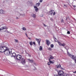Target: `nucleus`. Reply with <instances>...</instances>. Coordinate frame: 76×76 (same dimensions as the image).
Listing matches in <instances>:
<instances>
[{
    "mask_svg": "<svg viewBox=\"0 0 76 76\" xmlns=\"http://www.w3.org/2000/svg\"><path fill=\"white\" fill-rule=\"evenodd\" d=\"M19 19V18L18 17H16V19Z\"/></svg>",
    "mask_w": 76,
    "mask_h": 76,
    "instance_id": "obj_46",
    "label": "nucleus"
},
{
    "mask_svg": "<svg viewBox=\"0 0 76 76\" xmlns=\"http://www.w3.org/2000/svg\"><path fill=\"white\" fill-rule=\"evenodd\" d=\"M28 55L29 57H31V55L29 54V53H28Z\"/></svg>",
    "mask_w": 76,
    "mask_h": 76,
    "instance_id": "obj_34",
    "label": "nucleus"
},
{
    "mask_svg": "<svg viewBox=\"0 0 76 76\" xmlns=\"http://www.w3.org/2000/svg\"><path fill=\"white\" fill-rule=\"evenodd\" d=\"M15 42H18V40L15 39Z\"/></svg>",
    "mask_w": 76,
    "mask_h": 76,
    "instance_id": "obj_29",
    "label": "nucleus"
},
{
    "mask_svg": "<svg viewBox=\"0 0 76 76\" xmlns=\"http://www.w3.org/2000/svg\"><path fill=\"white\" fill-rule=\"evenodd\" d=\"M7 47L4 46H1L0 47V52L1 53H4Z\"/></svg>",
    "mask_w": 76,
    "mask_h": 76,
    "instance_id": "obj_3",
    "label": "nucleus"
},
{
    "mask_svg": "<svg viewBox=\"0 0 76 76\" xmlns=\"http://www.w3.org/2000/svg\"><path fill=\"white\" fill-rule=\"evenodd\" d=\"M33 66L35 68L34 69H33V70H37V68H35V66Z\"/></svg>",
    "mask_w": 76,
    "mask_h": 76,
    "instance_id": "obj_30",
    "label": "nucleus"
},
{
    "mask_svg": "<svg viewBox=\"0 0 76 76\" xmlns=\"http://www.w3.org/2000/svg\"><path fill=\"white\" fill-rule=\"evenodd\" d=\"M25 52L26 54H28V53H27V52H26V50H25Z\"/></svg>",
    "mask_w": 76,
    "mask_h": 76,
    "instance_id": "obj_44",
    "label": "nucleus"
},
{
    "mask_svg": "<svg viewBox=\"0 0 76 76\" xmlns=\"http://www.w3.org/2000/svg\"><path fill=\"white\" fill-rule=\"evenodd\" d=\"M39 5H40V3H37L36 4V5L37 6V7H39Z\"/></svg>",
    "mask_w": 76,
    "mask_h": 76,
    "instance_id": "obj_17",
    "label": "nucleus"
},
{
    "mask_svg": "<svg viewBox=\"0 0 76 76\" xmlns=\"http://www.w3.org/2000/svg\"><path fill=\"white\" fill-rule=\"evenodd\" d=\"M7 31V33H9V31H7V30H6L5 31Z\"/></svg>",
    "mask_w": 76,
    "mask_h": 76,
    "instance_id": "obj_37",
    "label": "nucleus"
},
{
    "mask_svg": "<svg viewBox=\"0 0 76 76\" xmlns=\"http://www.w3.org/2000/svg\"><path fill=\"white\" fill-rule=\"evenodd\" d=\"M66 20H67V18H66Z\"/></svg>",
    "mask_w": 76,
    "mask_h": 76,
    "instance_id": "obj_53",
    "label": "nucleus"
},
{
    "mask_svg": "<svg viewBox=\"0 0 76 76\" xmlns=\"http://www.w3.org/2000/svg\"><path fill=\"white\" fill-rule=\"evenodd\" d=\"M33 44L34 45H35V42H33Z\"/></svg>",
    "mask_w": 76,
    "mask_h": 76,
    "instance_id": "obj_39",
    "label": "nucleus"
},
{
    "mask_svg": "<svg viewBox=\"0 0 76 76\" xmlns=\"http://www.w3.org/2000/svg\"><path fill=\"white\" fill-rule=\"evenodd\" d=\"M50 62H48V65H50Z\"/></svg>",
    "mask_w": 76,
    "mask_h": 76,
    "instance_id": "obj_35",
    "label": "nucleus"
},
{
    "mask_svg": "<svg viewBox=\"0 0 76 76\" xmlns=\"http://www.w3.org/2000/svg\"><path fill=\"white\" fill-rule=\"evenodd\" d=\"M53 15H55V12H53Z\"/></svg>",
    "mask_w": 76,
    "mask_h": 76,
    "instance_id": "obj_45",
    "label": "nucleus"
},
{
    "mask_svg": "<svg viewBox=\"0 0 76 76\" xmlns=\"http://www.w3.org/2000/svg\"><path fill=\"white\" fill-rule=\"evenodd\" d=\"M63 19H62L61 20V22H63Z\"/></svg>",
    "mask_w": 76,
    "mask_h": 76,
    "instance_id": "obj_36",
    "label": "nucleus"
},
{
    "mask_svg": "<svg viewBox=\"0 0 76 76\" xmlns=\"http://www.w3.org/2000/svg\"><path fill=\"white\" fill-rule=\"evenodd\" d=\"M20 61H21V63L23 64H25L26 63V61H25V59L24 58H22V59H21L20 60Z\"/></svg>",
    "mask_w": 76,
    "mask_h": 76,
    "instance_id": "obj_5",
    "label": "nucleus"
},
{
    "mask_svg": "<svg viewBox=\"0 0 76 76\" xmlns=\"http://www.w3.org/2000/svg\"><path fill=\"white\" fill-rule=\"evenodd\" d=\"M66 76H69V75H66Z\"/></svg>",
    "mask_w": 76,
    "mask_h": 76,
    "instance_id": "obj_49",
    "label": "nucleus"
},
{
    "mask_svg": "<svg viewBox=\"0 0 76 76\" xmlns=\"http://www.w3.org/2000/svg\"><path fill=\"white\" fill-rule=\"evenodd\" d=\"M67 34H70V31H68L67 32Z\"/></svg>",
    "mask_w": 76,
    "mask_h": 76,
    "instance_id": "obj_33",
    "label": "nucleus"
},
{
    "mask_svg": "<svg viewBox=\"0 0 76 76\" xmlns=\"http://www.w3.org/2000/svg\"><path fill=\"white\" fill-rule=\"evenodd\" d=\"M6 29H8V28H7L6 26L2 27L1 28H0V31H1V30Z\"/></svg>",
    "mask_w": 76,
    "mask_h": 76,
    "instance_id": "obj_7",
    "label": "nucleus"
},
{
    "mask_svg": "<svg viewBox=\"0 0 76 76\" xmlns=\"http://www.w3.org/2000/svg\"><path fill=\"white\" fill-rule=\"evenodd\" d=\"M25 35H26L27 37H28V35L27 34V33H25Z\"/></svg>",
    "mask_w": 76,
    "mask_h": 76,
    "instance_id": "obj_38",
    "label": "nucleus"
},
{
    "mask_svg": "<svg viewBox=\"0 0 76 76\" xmlns=\"http://www.w3.org/2000/svg\"><path fill=\"white\" fill-rule=\"evenodd\" d=\"M20 16H22L24 17V16H25V14H22L20 13Z\"/></svg>",
    "mask_w": 76,
    "mask_h": 76,
    "instance_id": "obj_21",
    "label": "nucleus"
},
{
    "mask_svg": "<svg viewBox=\"0 0 76 76\" xmlns=\"http://www.w3.org/2000/svg\"><path fill=\"white\" fill-rule=\"evenodd\" d=\"M0 13L1 14H4L5 13V11H3L2 10H0Z\"/></svg>",
    "mask_w": 76,
    "mask_h": 76,
    "instance_id": "obj_9",
    "label": "nucleus"
},
{
    "mask_svg": "<svg viewBox=\"0 0 76 76\" xmlns=\"http://www.w3.org/2000/svg\"><path fill=\"white\" fill-rule=\"evenodd\" d=\"M12 56H11L12 57H16V54L15 53H13L12 54Z\"/></svg>",
    "mask_w": 76,
    "mask_h": 76,
    "instance_id": "obj_10",
    "label": "nucleus"
},
{
    "mask_svg": "<svg viewBox=\"0 0 76 76\" xmlns=\"http://www.w3.org/2000/svg\"><path fill=\"white\" fill-rule=\"evenodd\" d=\"M56 67H57V68H59V67H61V65L59 64V65H56Z\"/></svg>",
    "mask_w": 76,
    "mask_h": 76,
    "instance_id": "obj_19",
    "label": "nucleus"
},
{
    "mask_svg": "<svg viewBox=\"0 0 76 76\" xmlns=\"http://www.w3.org/2000/svg\"><path fill=\"white\" fill-rule=\"evenodd\" d=\"M58 43L59 45H61V46L62 44L60 43V42H58Z\"/></svg>",
    "mask_w": 76,
    "mask_h": 76,
    "instance_id": "obj_24",
    "label": "nucleus"
},
{
    "mask_svg": "<svg viewBox=\"0 0 76 76\" xmlns=\"http://www.w3.org/2000/svg\"><path fill=\"white\" fill-rule=\"evenodd\" d=\"M31 4V5H34V3H30V1H28V2H27V4Z\"/></svg>",
    "mask_w": 76,
    "mask_h": 76,
    "instance_id": "obj_18",
    "label": "nucleus"
},
{
    "mask_svg": "<svg viewBox=\"0 0 76 76\" xmlns=\"http://www.w3.org/2000/svg\"><path fill=\"white\" fill-rule=\"evenodd\" d=\"M32 43H33V42H30V45H33Z\"/></svg>",
    "mask_w": 76,
    "mask_h": 76,
    "instance_id": "obj_27",
    "label": "nucleus"
},
{
    "mask_svg": "<svg viewBox=\"0 0 76 76\" xmlns=\"http://www.w3.org/2000/svg\"><path fill=\"white\" fill-rule=\"evenodd\" d=\"M34 8H35V10L36 11H38V8H37V7L36 6H34Z\"/></svg>",
    "mask_w": 76,
    "mask_h": 76,
    "instance_id": "obj_14",
    "label": "nucleus"
},
{
    "mask_svg": "<svg viewBox=\"0 0 76 76\" xmlns=\"http://www.w3.org/2000/svg\"><path fill=\"white\" fill-rule=\"evenodd\" d=\"M31 16L33 18H36V15H35V14H32L31 15Z\"/></svg>",
    "mask_w": 76,
    "mask_h": 76,
    "instance_id": "obj_13",
    "label": "nucleus"
},
{
    "mask_svg": "<svg viewBox=\"0 0 76 76\" xmlns=\"http://www.w3.org/2000/svg\"><path fill=\"white\" fill-rule=\"evenodd\" d=\"M34 64H35V66H36V64L35 63H34Z\"/></svg>",
    "mask_w": 76,
    "mask_h": 76,
    "instance_id": "obj_51",
    "label": "nucleus"
},
{
    "mask_svg": "<svg viewBox=\"0 0 76 76\" xmlns=\"http://www.w3.org/2000/svg\"><path fill=\"white\" fill-rule=\"evenodd\" d=\"M49 50H51V48H49Z\"/></svg>",
    "mask_w": 76,
    "mask_h": 76,
    "instance_id": "obj_42",
    "label": "nucleus"
},
{
    "mask_svg": "<svg viewBox=\"0 0 76 76\" xmlns=\"http://www.w3.org/2000/svg\"><path fill=\"white\" fill-rule=\"evenodd\" d=\"M64 72L63 71H60L58 73V75L59 76H60V75H62L63 74Z\"/></svg>",
    "mask_w": 76,
    "mask_h": 76,
    "instance_id": "obj_6",
    "label": "nucleus"
},
{
    "mask_svg": "<svg viewBox=\"0 0 76 76\" xmlns=\"http://www.w3.org/2000/svg\"><path fill=\"white\" fill-rule=\"evenodd\" d=\"M50 20H51V21H53V19L52 18H50Z\"/></svg>",
    "mask_w": 76,
    "mask_h": 76,
    "instance_id": "obj_32",
    "label": "nucleus"
},
{
    "mask_svg": "<svg viewBox=\"0 0 76 76\" xmlns=\"http://www.w3.org/2000/svg\"><path fill=\"white\" fill-rule=\"evenodd\" d=\"M43 25L44 26H45V27H46V26H47V25H45V24H43Z\"/></svg>",
    "mask_w": 76,
    "mask_h": 76,
    "instance_id": "obj_40",
    "label": "nucleus"
},
{
    "mask_svg": "<svg viewBox=\"0 0 76 76\" xmlns=\"http://www.w3.org/2000/svg\"><path fill=\"white\" fill-rule=\"evenodd\" d=\"M36 40L37 41V42H38L39 45H40V42H41V39H37L36 38Z\"/></svg>",
    "mask_w": 76,
    "mask_h": 76,
    "instance_id": "obj_8",
    "label": "nucleus"
},
{
    "mask_svg": "<svg viewBox=\"0 0 76 76\" xmlns=\"http://www.w3.org/2000/svg\"><path fill=\"white\" fill-rule=\"evenodd\" d=\"M28 39H31V38H29V37H28Z\"/></svg>",
    "mask_w": 76,
    "mask_h": 76,
    "instance_id": "obj_48",
    "label": "nucleus"
},
{
    "mask_svg": "<svg viewBox=\"0 0 76 76\" xmlns=\"http://www.w3.org/2000/svg\"><path fill=\"white\" fill-rule=\"evenodd\" d=\"M49 12L50 13V15H52L53 13V12H54V10H50V11H49Z\"/></svg>",
    "mask_w": 76,
    "mask_h": 76,
    "instance_id": "obj_11",
    "label": "nucleus"
},
{
    "mask_svg": "<svg viewBox=\"0 0 76 76\" xmlns=\"http://www.w3.org/2000/svg\"><path fill=\"white\" fill-rule=\"evenodd\" d=\"M55 38H56L55 37H53V38H54V39H55Z\"/></svg>",
    "mask_w": 76,
    "mask_h": 76,
    "instance_id": "obj_52",
    "label": "nucleus"
},
{
    "mask_svg": "<svg viewBox=\"0 0 76 76\" xmlns=\"http://www.w3.org/2000/svg\"><path fill=\"white\" fill-rule=\"evenodd\" d=\"M54 39L55 40V41H56V42H57V39H56V38H55V39Z\"/></svg>",
    "mask_w": 76,
    "mask_h": 76,
    "instance_id": "obj_31",
    "label": "nucleus"
},
{
    "mask_svg": "<svg viewBox=\"0 0 76 76\" xmlns=\"http://www.w3.org/2000/svg\"><path fill=\"white\" fill-rule=\"evenodd\" d=\"M64 48H65V49H66V50H67V55L69 56V57H71V58H72V59H73V60H74V61H75V63H76V56H75V57H74V55H72L70 53H69V51H68V50H68V49H69V48H68L67 47H64Z\"/></svg>",
    "mask_w": 76,
    "mask_h": 76,
    "instance_id": "obj_1",
    "label": "nucleus"
},
{
    "mask_svg": "<svg viewBox=\"0 0 76 76\" xmlns=\"http://www.w3.org/2000/svg\"><path fill=\"white\" fill-rule=\"evenodd\" d=\"M39 50H40V51H42V46H40V47Z\"/></svg>",
    "mask_w": 76,
    "mask_h": 76,
    "instance_id": "obj_22",
    "label": "nucleus"
},
{
    "mask_svg": "<svg viewBox=\"0 0 76 76\" xmlns=\"http://www.w3.org/2000/svg\"><path fill=\"white\" fill-rule=\"evenodd\" d=\"M54 76H58L57 74H55L54 75Z\"/></svg>",
    "mask_w": 76,
    "mask_h": 76,
    "instance_id": "obj_43",
    "label": "nucleus"
},
{
    "mask_svg": "<svg viewBox=\"0 0 76 76\" xmlns=\"http://www.w3.org/2000/svg\"><path fill=\"white\" fill-rule=\"evenodd\" d=\"M65 45H66V44H65V43H63L62 44V45L61 46H63V47H64V46H65Z\"/></svg>",
    "mask_w": 76,
    "mask_h": 76,
    "instance_id": "obj_28",
    "label": "nucleus"
},
{
    "mask_svg": "<svg viewBox=\"0 0 76 76\" xmlns=\"http://www.w3.org/2000/svg\"><path fill=\"white\" fill-rule=\"evenodd\" d=\"M9 50V49L7 47L4 52V54L6 55V56H10L12 54V52H10Z\"/></svg>",
    "mask_w": 76,
    "mask_h": 76,
    "instance_id": "obj_2",
    "label": "nucleus"
},
{
    "mask_svg": "<svg viewBox=\"0 0 76 76\" xmlns=\"http://www.w3.org/2000/svg\"><path fill=\"white\" fill-rule=\"evenodd\" d=\"M50 41H48V40H47L46 41V44L48 45V46H49V45L50 44Z\"/></svg>",
    "mask_w": 76,
    "mask_h": 76,
    "instance_id": "obj_12",
    "label": "nucleus"
},
{
    "mask_svg": "<svg viewBox=\"0 0 76 76\" xmlns=\"http://www.w3.org/2000/svg\"><path fill=\"white\" fill-rule=\"evenodd\" d=\"M50 47L51 48H53L54 47V45L53 44H51Z\"/></svg>",
    "mask_w": 76,
    "mask_h": 76,
    "instance_id": "obj_26",
    "label": "nucleus"
},
{
    "mask_svg": "<svg viewBox=\"0 0 76 76\" xmlns=\"http://www.w3.org/2000/svg\"><path fill=\"white\" fill-rule=\"evenodd\" d=\"M74 73H76V71L73 72Z\"/></svg>",
    "mask_w": 76,
    "mask_h": 76,
    "instance_id": "obj_47",
    "label": "nucleus"
},
{
    "mask_svg": "<svg viewBox=\"0 0 76 76\" xmlns=\"http://www.w3.org/2000/svg\"><path fill=\"white\" fill-rule=\"evenodd\" d=\"M50 58H49V59H54V57L51 55L50 56Z\"/></svg>",
    "mask_w": 76,
    "mask_h": 76,
    "instance_id": "obj_16",
    "label": "nucleus"
},
{
    "mask_svg": "<svg viewBox=\"0 0 76 76\" xmlns=\"http://www.w3.org/2000/svg\"><path fill=\"white\" fill-rule=\"evenodd\" d=\"M16 59L17 60H20L21 59H22L23 58L22 56L19 54H18L17 56H16Z\"/></svg>",
    "mask_w": 76,
    "mask_h": 76,
    "instance_id": "obj_4",
    "label": "nucleus"
},
{
    "mask_svg": "<svg viewBox=\"0 0 76 76\" xmlns=\"http://www.w3.org/2000/svg\"><path fill=\"white\" fill-rule=\"evenodd\" d=\"M42 0H40V3H42Z\"/></svg>",
    "mask_w": 76,
    "mask_h": 76,
    "instance_id": "obj_41",
    "label": "nucleus"
},
{
    "mask_svg": "<svg viewBox=\"0 0 76 76\" xmlns=\"http://www.w3.org/2000/svg\"><path fill=\"white\" fill-rule=\"evenodd\" d=\"M28 60L29 61H31V63H33V62H34V61H33V60H31L30 59H28Z\"/></svg>",
    "mask_w": 76,
    "mask_h": 76,
    "instance_id": "obj_23",
    "label": "nucleus"
},
{
    "mask_svg": "<svg viewBox=\"0 0 76 76\" xmlns=\"http://www.w3.org/2000/svg\"><path fill=\"white\" fill-rule=\"evenodd\" d=\"M23 31H26V28L25 27H23Z\"/></svg>",
    "mask_w": 76,
    "mask_h": 76,
    "instance_id": "obj_25",
    "label": "nucleus"
},
{
    "mask_svg": "<svg viewBox=\"0 0 76 76\" xmlns=\"http://www.w3.org/2000/svg\"><path fill=\"white\" fill-rule=\"evenodd\" d=\"M73 7H74V8H75V6H73Z\"/></svg>",
    "mask_w": 76,
    "mask_h": 76,
    "instance_id": "obj_50",
    "label": "nucleus"
},
{
    "mask_svg": "<svg viewBox=\"0 0 76 76\" xmlns=\"http://www.w3.org/2000/svg\"><path fill=\"white\" fill-rule=\"evenodd\" d=\"M49 61L50 63H52V64H53V63H54V62H53L52 61H51V59H49Z\"/></svg>",
    "mask_w": 76,
    "mask_h": 76,
    "instance_id": "obj_15",
    "label": "nucleus"
},
{
    "mask_svg": "<svg viewBox=\"0 0 76 76\" xmlns=\"http://www.w3.org/2000/svg\"><path fill=\"white\" fill-rule=\"evenodd\" d=\"M67 5H65V4L64 5V8H65V9H66V8H67Z\"/></svg>",
    "mask_w": 76,
    "mask_h": 76,
    "instance_id": "obj_20",
    "label": "nucleus"
}]
</instances>
